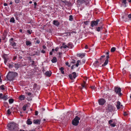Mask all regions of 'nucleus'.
<instances>
[{
  "mask_svg": "<svg viewBox=\"0 0 131 131\" xmlns=\"http://www.w3.org/2000/svg\"><path fill=\"white\" fill-rule=\"evenodd\" d=\"M52 72L50 71H47L45 73V75L49 77H50L51 75Z\"/></svg>",
  "mask_w": 131,
  "mask_h": 131,
  "instance_id": "9b49d317",
  "label": "nucleus"
},
{
  "mask_svg": "<svg viewBox=\"0 0 131 131\" xmlns=\"http://www.w3.org/2000/svg\"><path fill=\"white\" fill-rule=\"evenodd\" d=\"M34 6H35V7L37 5V3L36 2H34Z\"/></svg>",
  "mask_w": 131,
  "mask_h": 131,
  "instance_id": "338daca9",
  "label": "nucleus"
},
{
  "mask_svg": "<svg viewBox=\"0 0 131 131\" xmlns=\"http://www.w3.org/2000/svg\"><path fill=\"white\" fill-rule=\"evenodd\" d=\"M127 114H128L127 112L126 111H124V116H127Z\"/></svg>",
  "mask_w": 131,
  "mask_h": 131,
  "instance_id": "79ce46f5",
  "label": "nucleus"
},
{
  "mask_svg": "<svg viewBox=\"0 0 131 131\" xmlns=\"http://www.w3.org/2000/svg\"><path fill=\"white\" fill-rule=\"evenodd\" d=\"M80 119V117L76 116L72 121V124L74 126H77L79 123V120Z\"/></svg>",
  "mask_w": 131,
  "mask_h": 131,
  "instance_id": "7ed1b4c3",
  "label": "nucleus"
},
{
  "mask_svg": "<svg viewBox=\"0 0 131 131\" xmlns=\"http://www.w3.org/2000/svg\"><path fill=\"white\" fill-rule=\"evenodd\" d=\"M86 84V82H85L83 81V83H82L81 85L82 86L83 88H86V85H85Z\"/></svg>",
  "mask_w": 131,
  "mask_h": 131,
  "instance_id": "393cba45",
  "label": "nucleus"
},
{
  "mask_svg": "<svg viewBox=\"0 0 131 131\" xmlns=\"http://www.w3.org/2000/svg\"><path fill=\"white\" fill-rule=\"evenodd\" d=\"M37 86V84H36V83L34 84V87H33L35 89L36 88Z\"/></svg>",
  "mask_w": 131,
  "mask_h": 131,
  "instance_id": "37998d69",
  "label": "nucleus"
},
{
  "mask_svg": "<svg viewBox=\"0 0 131 131\" xmlns=\"http://www.w3.org/2000/svg\"><path fill=\"white\" fill-rule=\"evenodd\" d=\"M117 105H116V107L118 109H119L120 108V106L121 105V103L120 102L118 101L117 102Z\"/></svg>",
  "mask_w": 131,
  "mask_h": 131,
  "instance_id": "aec40b11",
  "label": "nucleus"
},
{
  "mask_svg": "<svg viewBox=\"0 0 131 131\" xmlns=\"http://www.w3.org/2000/svg\"><path fill=\"white\" fill-rule=\"evenodd\" d=\"M20 0H15V2L16 3H19Z\"/></svg>",
  "mask_w": 131,
  "mask_h": 131,
  "instance_id": "de8ad7c7",
  "label": "nucleus"
},
{
  "mask_svg": "<svg viewBox=\"0 0 131 131\" xmlns=\"http://www.w3.org/2000/svg\"><path fill=\"white\" fill-rule=\"evenodd\" d=\"M116 48L115 47H112L111 50V52H114L115 51Z\"/></svg>",
  "mask_w": 131,
  "mask_h": 131,
  "instance_id": "f704fd0d",
  "label": "nucleus"
},
{
  "mask_svg": "<svg viewBox=\"0 0 131 131\" xmlns=\"http://www.w3.org/2000/svg\"><path fill=\"white\" fill-rule=\"evenodd\" d=\"M3 57L4 59H7V55L4 54L3 55Z\"/></svg>",
  "mask_w": 131,
  "mask_h": 131,
  "instance_id": "bb28decb",
  "label": "nucleus"
},
{
  "mask_svg": "<svg viewBox=\"0 0 131 131\" xmlns=\"http://www.w3.org/2000/svg\"><path fill=\"white\" fill-rule=\"evenodd\" d=\"M108 59H106V60L105 62H104V64L102 65V67H104V66H105V65H106L108 63Z\"/></svg>",
  "mask_w": 131,
  "mask_h": 131,
  "instance_id": "6ab92c4d",
  "label": "nucleus"
},
{
  "mask_svg": "<svg viewBox=\"0 0 131 131\" xmlns=\"http://www.w3.org/2000/svg\"><path fill=\"white\" fill-rule=\"evenodd\" d=\"M53 24L55 25L58 26L60 24V23L57 20H54L53 21Z\"/></svg>",
  "mask_w": 131,
  "mask_h": 131,
  "instance_id": "9d476101",
  "label": "nucleus"
},
{
  "mask_svg": "<svg viewBox=\"0 0 131 131\" xmlns=\"http://www.w3.org/2000/svg\"><path fill=\"white\" fill-rule=\"evenodd\" d=\"M110 125L112 127H114L116 125V123H114L113 124H111Z\"/></svg>",
  "mask_w": 131,
  "mask_h": 131,
  "instance_id": "58836bf2",
  "label": "nucleus"
},
{
  "mask_svg": "<svg viewBox=\"0 0 131 131\" xmlns=\"http://www.w3.org/2000/svg\"><path fill=\"white\" fill-rule=\"evenodd\" d=\"M90 88H91L92 89H94L95 88L94 86H92L90 87Z\"/></svg>",
  "mask_w": 131,
  "mask_h": 131,
  "instance_id": "bf43d9fd",
  "label": "nucleus"
},
{
  "mask_svg": "<svg viewBox=\"0 0 131 131\" xmlns=\"http://www.w3.org/2000/svg\"><path fill=\"white\" fill-rule=\"evenodd\" d=\"M73 46L72 43L69 42L68 44V47L69 48H72Z\"/></svg>",
  "mask_w": 131,
  "mask_h": 131,
  "instance_id": "f3484780",
  "label": "nucleus"
},
{
  "mask_svg": "<svg viewBox=\"0 0 131 131\" xmlns=\"http://www.w3.org/2000/svg\"><path fill=\"white\" fill-rule=\"evenodd\" d=\"M105 57V55H103L101 56V58H100L99 60H99L100 61V63H101L102 62H103L104 60L102 58H104Z\"/></svg>",
  "mask_w": 131,
  "mask_h": 131,
  "instance_id": "412c9836",
  "label": "nucleus"
},
{
  "mask_svg": "<svg viewBox=\"0 0 131 131\" xmlns=\"http://www.w3.org/2000/svg\"><path fill=\"white\" fill-rule=\"evenodd\" d=\"M126 0H123L122 1V3H124L125 5H126Z\"/></svg>",
  "mask_w": 131,
  "mask_h": 131,
  "instance_id": "e433bc0d",
  "label": "nucleus"
},
{
  "mask_svg": "<svg viewBox=\"0 0 131 131\" xmlns=\"http://www.w3.org/2000/svg\"><path fill=\"white\" fill-rule=\"evenodd\" d=\"M72 74L69 75V78L71 80H73V78L74 79L77 76L76 73L75 72H73Z\"/></svg>",
  "mask_w": 131,
  "mask_h": 131,
  "instance_id": "6e6552de",
  "label": "nucleus"
},
{
  "mask_svg": "<svg viewBox=\"0 0 131 131\" xmlns=\"http://www.w3.org/2000/svg\"><path fill=\"white\" fill-rule=\"evenodd\" d=\"M3 96V95L2 93L0 94V99H2V97Z\"/></svg>",
  "mask_w": 131,
  "mask_h": 131,
  "instance_id": "603ef678",
  "label": "nucleus"
},
{
  "mask_svg": "<svg viewBox=\"0 0 131 131\" xmlns=\"http://www.w3.org/2000/svg\"><path fill=\"white\" fill-rule=\"evenodd\" d=\"M113 122V121L112 120H110L108 122V123L109 124L111 125V124H112V123Z\"/></svg>",
  "mask_w": 131,
  "mask_h": 131,
  "instance_id": "a18cd8bd",
  "label": "nucleus"
},
{
  "mask_svg": "<svg viewBox=\"0 0 131 131\" xmlns=\"http://www.w3.org/2000/svg\"><path fill=\"white\" fill-rule=\"evenodd\" d=\"M22 66L20 64H16L15 63V68H16L17 69L19 68L20 67Z\"/></svg>",
  "mask_w": 131,
  "mask_h": 131,
  "instance_id": "4468645a",
  "label": "nucleus"
},
{
  "mask_svg": "<svg viewBox=\"0 0 131 131\" xmlns=\"http://www.w3.org/2000/svg\"><path fill=\"white\" fill-rule=\"evenodd\" d=\"M27 105H25L23 107V109L24 111H25L26 109V108L27 107Z\"/></svg>",
  "mask_w": 131,
  "mask_h": 131,
  "instance_id": "cd10ccee",
  "label": "nucleus"
},
{
  "mask_svg": "<svg viewBox=\"0 0 131 131\" xmlns=\"http://www.w3.org/2000/svg\"><path fill=\"white\" fill-rule=\"evenodd\" d=\"M128 17L129 18H131V14L128 15Z\"/></svg>",
  "mask_w": 131,
  "mask_h": 131,
  "instance_id": "3c124183",
  "label": "nucleus"
},
{
  "mask_svg": "<svg viewBox=\"0 0 131 131\" xmlns=\"http://www.w3.org/2000/svg\"><path fill=\"white\" fill-rule=\"evenodd\" d=\"M99 19H97L96 21L93 20L92 21L91 23V26L93 27L94 26H96L98 24V22L99 21Z\"/></svg>",
  "mask_w": 131,
  "mask_h": 131,
  "instance_id": "0eeeda50",
  "label": "nucleus"
},
{
  "mask_svg": "<svg viewBox=\"0 0 131 131\" xmlns=\"http://www.w3.org/2000/svg\"><path fill=\"white\" fill-rule=\"evenodd\" d=\"M17 75V73L9 72L7 75V78L9 81H12Z\"/></svg>",
  "mask_w": 131,
  "mask_h": 131,
  "instance_id": "f257e3e1",
  "label": "nucleus"
},
{
  "mask_svg": "<svg viewBox=\"0 0 131 131\" xmlns=\"http://www.w3.org/2000/svg\"><path fill=\"white\" fill-rule=\"evenodd\" d=\"M99 104L100 105H103L106 102V101L104 99H100L98 100Z\"/></svg>",
  "mask_w": 131,
  "mask_h": 131,
  "instance_id": "1a4fd4ad",
  "label": "nucleus"
},
{
  "mask_svg": "<svg viewBox=\"0 0 131 131\" xmlns=\"http://www.w3.org/2000/svg\"><path fill=\"white\" fill-rule=\"evenodd\" d=\"M51 61L53 63L56 62L57 61V59L55 57H53V59L51 60Z\"/></svg>",
  "mask_w": 131,
  "mask_h": 131,
  "instance_id": "4be33fe9",
  "label": "nucleus"
},
{
  "mask_svg": "<svg viewBox=\"0 0 131 131\" xmlns=\"http://www.w3.org/2000/svg\"><path fill=\"white\" fill-rule=\"evenodd\" d=\"M114 91L116 94H118V95L120 96H121L122 95V94L121 93V89L120 88L115 87L114 88Z\"/></svg>",
  "mask_w": 131,
  "mask_h": 131,
  "instance_id": "20e7f679",
  "label": "nucleus"
},
{
  "mask_svg": "<svg viewBox=\"0 0 131 131\" xmlns=\"http://www.w3.org/2000/svg\"><path fill=\"white\" fill-rule=\"evenodd\" d=\"M25 96L24 95H21L19 96V99L20 100H24Z\"/></svg>",
  "mask_w": 131,
  "mask_h": 131,
  "instance_id": "a211bd4d",
  "label": "nucleus"
},
{
  "mask_svg": "<svg viewBox=\"0 0 131 131\" xmlns=\"http://www.w3.org/2000/svg\"><path fill=\"white\" fill-rule=\"evenodd\" d=\"M106 110L107 112H112L114 111V109L112 105H108L106 108Z\"/></svg>",
  "mask_w": 131,
  "mask_h": 131,
  "instance_id": "39448f33",
  "label": "nucleus"
},
{
  "mask_svg": "<svg viewBox=\"0 0 131 131\" xmlns=\"http://www.w3.org/2000/svg\"><path fill=\"white\" fill-rule=\"evenodd\" d=\"M36 43L38 44H39L40 43V41L39 40H37Z\"/></svg>",
  "mask_w": 131,
  "mask_h": 131,
  "instance_id": "680f3d73",
  "label": "nucleus"
},
{
  "mask_svg": "<svg viewBox=\"0 0 131 131\" xmlns=\"http://www.w3.org/2000/svg\"><path fill=\"white\" fill-rule=\"evenodd\" d=\"M32 122L31 121L30 118L28 119L27 121V123L28 125H30L32 123Z\"/></svg>",
  "mask_w": 131,
  "mask_h": 131,
  "instance_id": "dca6fc26",
  "label": "nucleus"
},
{
  "mask_svg": "<svg viewBox=\"0 0 131 131\" xmlns=\"http://www.w3.org/2000/svg\"><path fill=\"white\" fill-rule=\"evenodd\" d=\"M41 120L37 119L36 120H34L33 121V123L35 124H40Z\"/></svg>",
  "mask_w": 131,
  "mask_h": 131,
  "instance_id": "f8f14e48",
  "label": "nucleus"
},
{
  "mask_svg": "<svg viewBox=\"0 0 131 131\" xmlns=\"http://www.w3.org/2000/svg\"><path fill=\"white\" fill-rule=\"evenodd\" d=\"M9 68H12L13 66H14L13 63V62H12L11 64L9 63Z\"/></svg>",
  "mask_w": 131,
  "mask_h": 131,
  "instance_id": "c756f323",
  "label": "nucleus"
},
{
  "mask_svg": "<svg viewBox=\"0 0 131 131\" xmlns=\"http://www.w3.org/2000/svg\"><path fill=\"white\" fill-rule=\"evenodd\" d=\"M66 64L67 66H68L69 67H70L71 65H69V63L68 62H66Z\"/></svg>",
  "mask_w": 131,
  "mask_h": 131,
  "instance_id": "49530a36",
  "label": "nucleus"
},
{
  "mask_svg": "<svg viewBox=\"0 0 131 131\" xmlns=\"http://www.w3.org/2000/svg\"><path fill=\"white\" fill-rule=\"evenodd\" d=\"M14 100L13 99H10L9 100V102L10 104L14 102Z\"/></svg>",
  "mask_w": 131,
  "mask_h": 131,
  "instance_id": "473e14b6",
  "label": "nucleus"
},
{
  "mask_svg": "<svg viewBox=\"0 0 131 131\" xmlns=\"http://www.w3.org/2000/svg\"><path fill=\"white\" fill-rule=\"evenodd\" d=\"M31 62H32V63H31V66H36L35 65V61L34 60L32 61H31Z\"/></svg>",
  "mask_w": 131,
  "mask_h": 131,
  "instance_id": "ea45409f",
  "label": "nucleus"
},
{
  "mask_svg": "<svg viewBox=\"0 0 131 131\" xmlns=\"http://www.w3.org/2000/svg\"><path fill=\"white\" fill-rule=\"evenodd\" d=\"M74 66V65H72L71 67V69H73V67Z\"/></svg>",
  "mask_w": 131,
  "mask_h": 131,
  "instance_id": "69168bd1",
  "label": "nucleus"
},
{
  "mask_svg": "<svg viewBox=\"0 0 131 131\" xmlns=\"http://www.w3.org/2000/svg\"><path fill=\"white\" fill-rule=\"evenodd\" d=\"M43 48L44 49H45L46 48V46L44 45L43 46Z\"/></svg>",
  "mask_w": 131,
  "mask_h": 131,
  "instance_id": "e2e57ef3",
  "label": "nucleus"
},
{
  "mask_svg": "<svg viewBox=\"0 0 131 131\" xmlns=\"http://www.w3.org/2000/svg\"><path fill=\"white\" fill-rule=\"evenodd\" d=\"M7 5H8L6 3H4V5L5 6H7Z\"/></svg>",
  "mask_w": 131,
  "mask_h": 131,
  "instance_id": "774afa93",
  "label": "nucleus"
},
{
  "mask_svg": "<svg viewBox=\"0 0 131 131\" xmlns=\"http://www.w3.org/2000/svg\"><path fill=\"white\" fill-rule=\"evenodd\" d=\"M26 43L27 46L31 45V44L30 42L28 41H26Z\"/></svg>",
  "mask_w": 131,
  "mask_h": 131,
  "instance_id": "a878e982",
  "label": "nucleus"
},
{
  "mask_svg": "<svg viewBox=\"0 0 131 131\" xmlns=\"http://www.w3.org/2000/svg\"><path fill=\"white\" fill-rule=\"evenodd\" d=\"M41 53H45L46 52L44 50H42L41 51Z\"/></svg>",
  "mask_w": 131,
  "mask_h": 131,
  "instance_id": "5fc2aeb1",
  "label": "nucleus"
},
{
  "mask_svg": "<svg viewBox=\"0 0 131 131\" xmlns=\"http://www.w3.org/2000/svg\"><path fill=\"white\" fill-rule=\"evenodd\" d=\"M59 70H60L61 73L63 74H64V72L63 71V70H64V68L63 67H61V68H59Z\"/></svg>",
  "mask_w": 131,
  "mask_h": 131,
  "instance_id": "5701e85b",
  "label": "nucleus"
},
{
  "mask_svg": "<svg viewBox=\"0 0 131 131\" xmlns=\"http://www.w3.org/2000/svg\"><path fill=\"white\" fill-rule=\"evenodd\" d=\"M27 32L29 34H31L32 33V30H27Z\"/></svg>",
  "mask_w": 131,
  "mask_h": 131,
  "instance_id": "a19ab883",
  "label": "nucleus"
},
{
  "mask_svg": "<svg viewBox=\"0 0 131 131\" xmlns=\"http://www.w3.org/2000/svg\"><path fill=\"white\" fill-rule=\"evenodd\" d=\"M35 113V115H38V111H36Z\"/></svg>",
  "mask_w": 131,
  "mask_h": 131,
  "instance_id": "6e6d98bb",
  "label": "nucleus"
},
{
  "mask_svg": "<svg viewBox=\"0 0 131 131\" xmlns=\"http://www.w3.org/2000/svg\"><path fill=\"white\" fill-rule=\"evenodd\" d=\"M61 1L62 2L65 3V4H67L68 3V2H67V1Z\"/></svg>",
  "mask_w": 131,
  "mask_h": 131,
  "instance_id": "c03bdc74",
  "label": "nucleus"
},
{
  "mask_svg": "<svg viewBox=\"0 0 131 131\" xmlns=\"http://www.w3.org/2000/svg\"><path fill=\"white\" fill-rule=\"evenodd\" d=\"M58 47H56L55 49V50L56 51H57L59 49Z\"/></svg>",
  "mask_w": 131,
  "mask_h": 131,
  "instance_id": "4d7b16f0",
  "label": "nucleus"
},
{
  "mask_svg": "<svg viewBox=\"0 0 131 131\" xmlns=\"http://www.w3.org/2000/svg\"><path fill=\"white\" fill-rule=\"evenodd\" d=\"M80 62V61L79 60H78L77 61V63L75 64V66L76 67H78L79 65V63Z\"/></svg>",
  "mask_w": 131,
  "mask_h": 131,
  "instance_id": "4c0bfd02",
  "label": "nucleus"
},
{
  "mask_svg": "<svg viewBox=\"0 0 131 131\" xmlns=\"http://www.w3.org/2000/svg\"><path fill=\"white\" fill-rule=\"evenodd\" d=\"M73 19L72 16V15H70L69 16V20L70 21H72L73 20Z\"/></svg>",
  "mask_w": 131,
  "mask_h": 131,
  "instance_id": "c9c22d12",
  "label": "nucleus"
},
{
  "mask_svg": "<svg viewBox=\"0 0 131 131\" xmlns=\"http://www.w3.org/2000/svg\"><path fill=\"white\" fill-rule=\"evenodd\" d=\"M67 47H68V46L66 45H65L63 46V48L64 49L66 48Z\"/></svg>",
  "mask_w": 131,
  "mask_h": 131,
  "instance_id": "13d9d810",
  "label": "nucleus"
},
{
  "mask_svg": "<svg viewBox=\"0 0 131 131\" xmlns=\"http://www.w3.org/2000/svg\"><path fill=\"white\" fill-rule=\"evenodd\" d=\"M17 57V56H14L13 58V60H15L16 59Z\"/></svg>",
  "mask_w": 131,
  "mask_h": 131,
  "instance_id": "864d4df0",
  "label": "nucleus"
},
{
  "mask_svg": "<svg viewBox=\"0 0 131 131\" xmlns=\"http://www.w3.org/2000/svg\"><path fill=\"white\" fill-rule=\"evenodd\" d=\"M2 99H3L4 101L8 99L7 96L6 94H4L3 96Z\"/></svg>",
  "mask_w": 131,
  "mask_h": 131,
  "instance_id": "2eb2a0df",
  "label": "nucleus"
},
{
  "mask_svg": "<svg viewBox=\"0 0 131 131\" xmlns=\"http://www.w3.org/2000/svg\"><path fill=\"white\" fill-rule=\"evenodd\" d=\"M8 129L10 131H16L17 129V126L14 123H8L7 125Z\"/></svg>",
  "mask_w": 131,
  "mask_h": 131,
  "instance_id": "f03ea898",
  "label": "nucleus"
},
{
  "mask_svg": "<svg viewBox=\"0 0 131 131\" xmlns=\"http://www.w3.org/2000/svg\"><path fill=\"white\" fill-rule=\"evenodd\" d=\"M27 94L29 95H30L31 94V93L29 92Z\"/></svg>",
  "mask_w": 131,
  "mask_h": 131,
  "instance_id": "0e129e2a",
  "label": "nucleus"
},
{
  "mask_svg": "<svg viewBox=\"0 0 131 131\" xmlns=\"http://www.w3.org/2000/svg\"><path fill=\"white\" fill-rule=\"evenodd\" d=\"M4 63L5 64H6V63L7 60V59H4Z\"/></svg>",
  "mask_w": 131,
  "mask_h": 131,
  "instance_id": "8fccbe9b",
  "label": "nucleus"
},
{
  "mask_svg": "<svg viewBox=\"0 0 131 131\" xmlns=\"http://www.w3.org/2000/svg\"><path fill=\"white\" fill-rule=\"evenodd\" d=\"M9 42L10 43V45L12 46H13V48L14 49H16V47L15 48L14 46H15L16 45V43L14 40V39L13 38H12L9 40Z\"/></svg>",
  "mask_w": 131,
  "mask_h": 131,
  "instance_id": "423d86ee",
  "label": "nucleus"
},
{
  "mask_svg": "<svg viewBox=\"0 0 131 131\" xmlns=\"http://www.w3.org/2000/svg\"><path fill=\"white\" fill-rule=\"evenodd\" d=\"M77 2L78 4H80L85 3V1L84 0H78Z\"/></svg>",
  "mask_w": 131,
  "mask_h": 131,
  "instance_id": "ddd939ff",
  "label": "nucleus"
},
{
  "mask_svg": "<svg viewBox=\"0 0 131 131\" xmlns=\"http://www.w3.org/2000/svg\"><path fill=\"white\" fill-rule=\"evenodd\" d=\"M5 86L4 85H2L0 86V89H1L2 90H5V89L4 87Z\"/></svg>",
  "mask_w": 131,
  "mask_h": 131,
  "instance_id": "c85d7f7f",
  "label": "nucleus"
},
{
  "mask_svg": "<svg viewBox=\"0 0 131 131\" xmlns=\"http://www.w3.org/2000/svg\"><path fill=\"white\" fill-rule=\"evenodd\" d=\"M12 110L11 109H9L7 111V114L9 115H10L11 113V111Z\"/></svg>",
  "mask_w": 131,
  "mask_h": 131,
  "instance_id": "2f4dec72",
  "label": "nucleus"
},
{
  "mask_svg": "<svg viewBox=\"0 0 131 131\" xmlns=\"http://www.w3.org/2000/svg\"><path fill=\"white\" fill-rule=\"evenodd\" d=\"M15 20L14 17H12L10 19V22H12L13 23H14Z\"/></svg>",
  "mask_w": 131,
  "mask_h": 131,
  "instance_id": "7c9ffc66",
  "label": "nucleus"
},
{
  "mask_svg": "<svg viewBox=\"0 0 131 131\" xmlns=\"http://www.w3.org/2000/svg\"><path fill=\"white\" fill-rule=\"evenodd\" d=\"M89 22V20H87L86 21H84V23L85 25H87L88 24V23Z\"/></svg>",
  "mask_w": 131,
  "mask_h": 131,
  "instance_id": "72a5a7b5",
  "label": "nucleus"
},
{
  "mask_svg": "<svg viewBox=\"0 0 131 131\" xmlns=\"http://www.w3.org/2000/svg\"><path fill=\"white\" fill-rule=\"evenodd\" d=\"M96 30L98 31H99L100 30V29H102L103 28L102 26L101 27H99L96 28Z\"/></svg>",
  "mask_w": 131,
  "mask_h": 131,
  "instance_id": "b1692460",
  "label": "nucleus"
},
{
  "mask_svg": "<svg viewBox=\"0 0 131 131\" xmlns=\"http://www.w3.org/2000/svg\"><path fill=\"white\" fill-rule=\"evenodd\" d=\"M99 63V61H96L95 62V63H94V65L95 66H97V64L98 63Z\"/></svg>",
  "mask_w": 131,
  "mask_h": 131,
  "instance_id": "09e8293b",
  "label": "nucleus"
},
{
  "mask_svg": "<svg viewBox=\"0 0 131 131\" xmlns=\"http://www.w3.org/2000/svg\"><path fill=\"white\" fill-rule=\"evenodd\" d=\"M124 18H127V16L126 15H125L124 16L122 17V18L123 19H124Z\"/></svg>",
  "mask_w": 131,
  "mask_h": 131,
  "instance_id": "052dcab7",
  "label": "nucleus"
}]
</instances>
